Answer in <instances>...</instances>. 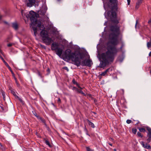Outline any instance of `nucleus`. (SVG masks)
I'll list each match as a JSON object with an SVG mask.
<instances>
[{"mask_svg":"<svg viewBox=\"0 0 151 151\" xmlns=\"http://www.w3.org/2000/svg\"><path fill=\"white\" fill-rule=\"evenodd\" d=\"M111 30L113 32L109 36V42L107 43V51L102 53L101 57L102 62L104 64L101 65L102 67L112 62L118 52L117 49L114 46H110V44L116 45L118 43V37L119 34V27L116 25L112 26L110 28Z\"/></svg>","mask_w":151,"mask_h":151,"instance_id":"nucleus-1","label":"nucleus"},{"mask_svg":"<svg viewBox=\"0 0 151 151\" xmlns=\"http://www.w3.org/2000/svg\"><path fill=\"white\" fill-rule=\"evenodd\" d=\"M21 13L22 16H25L27 18H29L32 23L31 25L34 32V35L36 36L38 31L36 27L40 28V30L42 31L40 33V35L42 37V39L48 36L47 32L45 30V28L43 25L41 24V22L37 20V15L34 11H30L28 14H26L24 11H22Z\"/></svg>","mask_w":151,"mask_h":151,"instance_id":"nucleus-2","label":"nucleus"},{"mask_svg":"<svg viewBox=\"0 0 151 151\" xmlns=\"http://www.w3.org/2000/svg\"><path fill=\"white\" fill-rule=\"evenodd\" d=\"M65 56L67 59L71 60L78 66L81 65L80 59H82L83 58V55L80 52L76 51L72 52L69 49L65 51Z\"/></svg>","mask_w":151,"mask_h":151,"instance_id":"nucleus-3","label":"nucleus"},{"mask_svg":"<svg viewBox=\"0 0 151 151\" xmlns=\"http://www.w3.org/2000/svg\"><path fill=\"white\" fill-rule=\"evenodd\" d=\"M116 0H110L108 4V7L111 9L109 11L107 14L111 19V22L114 24L117 25L119 23V20L117 18L116 13L113 10H117Z\"/></svg>","mask_w":151,"mask_h":151,"instance_id":"nucleus-4","label":"nucleus"},{"mask_svg":"<svg viewBox=\"0 0 151 151\" xmlns=\"http://www.w3.org/2000/svg\"><path fill=\"white\" fill-rule=\"evenodd\" d=\"M61 45V47L58 43L54 42L52 44L51 47V49L52 50H55L56 54L60 57L64 49V46L62 45Z\"/></svg>","mask_w":151,"mask_h":151,"instance_id":"nucleus-5","label":"nucleus"},{"mask_svg":"<svg viewBox=\"0 0 151 151\" xmlns=\"http://www.w3.org/2000/svg\"><path fill=\"white\" fill-rule=\"evenodd\" d=\"M82 65L91 67L93 64L92 61L90 59L84 60L82 62Z\"/></svg>","mask_w":151,"mask_h":151,"instance_id":"nucleus-6","label":"nucleus"},{"mask_svg":"<svg viewBox=\"0 0 151 151\" xmlns=\"http://www.w3.org/2000/svg\"><path fill=\"white\" fill-rule=\"evenodd\" d=\"M28 6L31 7L33 6L36 2L37 3V0H24Z\"/></svg>","mask_w":151,"mask_h":151,"instance_id":"nucleus-7","label":"nucleus"},{"mask_svg":"<svg viewBox=\"0 0 151 151\" xmlns=\"http://www.w3.org/2000/svg\"><path fill=\"white\" fill-rule=\"evenodd\" d=\"M43 42L47 45H49L53 41L51 38L49 37L48 36L42 39Z\"/></svg>","mask_w":151,"mask_h":151,"instance_id":"nucleus-8","label":"nucleus"},{"mask_svg":"<svg viewBox=\"0 0 151 151\" xmlns=\"http://www.w3.org/2000/svg\"><path fill=\"white\" fill-rule=\"evenodd\" d=\"M147 129L148 131L147 134V137L148 138L147 139V142L149 143L150 142L151 140V129L149 127H147Z\"/></svg>","mask_w":151,"mask_h":151,"instance_id":"nucleus-9","label":"nucleus"},{"mask_svg":"<svg viewBox=\"0 0 151 151\" xmlns=\"http://www.w3.org/2000/svg\"><path fill=\"white\" fill-rule=\"evenodd\" d=\"M140 143L142 146L144 148H146L148 149H150L151 147L150 145H149L147 144V143H145V142L143 141H141Z\"/></svg>","mask_w":151,"mask_h":151,"instance_id":"nucleus-10","label":"nucleus"},{"mask_svg":"<svg viewBox=\"0 0 151 151\" xmlns=\"http://www.w3.org/2000/svg\"><path fill=\"white\" fill-rule=\"evenodd\" d=\"M112 70V68H110L106 70L105 71L102 72L101 73V76H104L106 74L107 72L109 71H111Z\"/></svg>","mask_w":151,"mask_h":151,"instance_id":"nucleus-11","label":"nucleus"},{"mask_svg":"<svg viewBox=\"0 0 151 151\" xmlns=\"http://www.w3.org/2000/svg\"><path fill=\"white\" fill-rule=\"evenodd\" d=\"M143 0H138L135 6V9H137L139 7V5L142 3Z\"/></svg>","mask_w":151,"mask_h":151,"instance_id":"nucleus-12","label":"nucleus"},{"mask_svg":"<svg viewBox=\"0 0 151 151\" xmlns=\"http://www.w3.org/2000/svg\"><path fill=\"white\" fill-rule=\"evenodd\" d=\"M12 26L15 30H17L18 28V25L16 22L12 23Z\"/></svg>","mask_w":151,"mask_h":151,"instance_id":"nucleus-13","label":"nucleus"},{"mask_svg":"<svg viewBox=\"0 0 151 151\" xmlns=\"http://www.w3.org/2000/svg\"><path fill=\"white\" fill-rule=\"evenodd\" d=\"M78 87L80 89H76V90L77 92L82 94L83 95H85V93L83 92V91L81 90L82 88H81L79 86H78Z\"/></svg>","mask_w":151,"mask_h":151,"instance_id":"nucleus-14","label":"nucleus"},{"mask_svg":"<svg viewBox=\"0 0 151 151\" xmlns=\"http://www.w3.org/2000/svg\"><path fill=\"white\" fill-rule=\"evenodd\" d=\"M87 122L89 125L91 126L92 128H94L95 126L94 124L91 122L89 120H87Z\"/></svg>","mask_w":151,"mask_h":151,"instance_id":"nucleus-15","label":"nucleus"},{"mask_svg":"<svg viewBox=\"0 0 151 151\" xmlns=\"http://www.w3.org/2000/svg\"><path fill=\"white\" fill-rule=\"evenodd\" d=\"M0 149H1L3 150H6L5 148L0 143Z\"/></svg>","mask_w":151,"mask_h":151,"instance_id":"nucleus-16","label":"nucleus"},{"mask_svg":"<svg viewBox=\"0 0 151 151\" xmlns=\"http://www.w3.org/2000/svg\"><path fill=\"white\" fill-rule=\"evenodd\" d=\"M45 144L48 145L49 147H51V145L50 144L49 142L47 140H45Z\"/></svg>","mask_w":151,"mask_h":151,"instance_id":"nucleus-17","label":"nucleus"},{"mask_svg":"<svg viewBox=\"0 0 151 151\" xmlns=\"http://www.w3.org/2000/svg\"><path fill=\"white\" fill-rule=\"evenodd\" d=\"M139 130L140 132H145V130L144 128H139Z\"/></svg>","mask_w":151,"mask_h":151,"instance_id":"nucleus-18","label":"nucleus"},{"mask_svg":"<svg viewBox=\"0 0 151 151\" xmlns=\"http://www.w3.org/2000/svg\"><path fill=\"white\" fill-rule=\"evenodd\" d=\"M147 47L148 48L150 47L151 46V41L147 42Z\"/></svg>","mask_w":151,"mask_h":151,"instance_id":"nucleus-19","label":"nucleus"},{"mask_svg":"<svg viewBox=\"0 0 151 151\" xmlns=\"http://www.w3.org/2000/svg\"><path fill=\"white\" fill-rule=\"evenodd\" d=\"M86 149L87 151H94L93 150L91 149L89 147H86Z\"/></svg>","mask_w":151,"mask_h":151,"instance_id":"nucleus-20","label":"nucleus"},{"mask_svg":"<svg viewBox=\"0 0 151 151\" xmlns=\"http://www.w3.org/2000/svg\"><path fill=\"white\" fill-rule=\"evenodd\" d=\"M1 58L3 60V61L4 62V64L6 65V66L7 67L9 65H8V63L6 62H5V61L3 59V58L2 57H1Z\"/></svg>","mask_w":151,"mask_h":151,"instance_id":"nucleus-21","label":"nucleus"},{"mask_svg":"<svg viewBox=\"0 0 151 151\" xmlns=\"http://www.w3.org/2000/svg\"><path fill=\"white\" fill-rule=\"evenodd\" d=\"M132 131L133 133L135 134L137 132V130L136 129H132Z\"/></svg>","mask_w":151,"mask_h":151,"instance_id":"nucleus-22","label":"nucleus"},{"mask_svg":"<svg viewBox=\"0 0 151 151\" xmlns=\"http://www.w3.org/2000/svg\"><path fill=\"white\" fill-rule=\"evenodd\" d=\"M137 135L139 137H142V136L141 135L140 133L139 132H138L137 133Z\"/></svg>","mask_w":151,"mask_h":151,"instance_id":"nucleus-23","label":"nucleus"},{"mask_svg":"<svg viewBox=\"0 0 151 151\" xmlns=\"http://www.w3.org/2000/svg\"><path fill=\"white\" fill-rule=\"evenodd\" d=\"M72 82L73 83L75 84H76L78 86V85L77 83V82H76V81H75V79H74L73 80Z\"/></svg>","mask_w":151,"mask_h":151,"instance_id":"nucleus-24","label":"nucleus"},{"mask_svg":"<svg viewBox=\"0 0 151 151\" xmlns=\"http://www.w3.org/2000/svg\"><path fill=\"white\" fill-rule=\"evenodd\" d=\"M2 96L3 97V98L4 99V100H5V94L4 93V92H2Z\"/></svg>","mask_w":151,"mask_h":151,"instance_id":"nucleus-25","label":"nucleus"},{"mask_svg":"<svg viewBox=\"0 0 151 151\" xmlns=\"http://www.w3.org/2000/svg\"><path fill=\"white\" fill-rule=\"evenodd\" d=\"M11 92L12 93L14 96H15L16 97V94L15 93V92L13 91H11Z\"/></svg>","mask_w":151,"mask_h":151,"instance_id":"nucleus-26","label":"nucleus"},{"mask_svg":"<svg viewBox=\"0 0 151 151\" xmlns=\"http://www.w3.org/2000/svg\"><path fill=\"white\" fill-rule=\"evenodd\" d=\"M131 122H132V121L130 120H127L126 122L127 124H129L131 123Z\"/></svg>","mask_w":151,"mask_h":151,"instance_id":"nucleus-27","label":"nucleus"},{"mask_svg":"<svg viewBox=\"0 0 151 151\" xmlns=\"http://www.w3.org/2000/svg\"><path fill=\"white\" fill-rule=\"evenodd\" d=\"M16 97H17V98H18L19 100L21 102H22V99H21V98H19L18 96H16Z\"/></svg>","mask_w":151,"mask_h":151,"instance_id":"nucleus-28","label":"nucleus"},{"mask_svg":"<svg viewBox=\"0 0 151 151\" xmlns=\"http://www.w3.org/2000/svg\"><path fill=\"white\" fill-rule=\"evenodd\" d=\"M58 103H60L61 102V100L59 98H58Z\"/></svg>","mask_w":151,"mask_h":151,"instance_id":"nucleus-29","label":"nucleus"},{"mask_svg":"<svg viewBox=\"0 0 151 151\" xmlns=\"http://www.w3.org/2000/svg\"><path fill=\"white\" fill-rule=\"evenodd\" d=\"M63 68L66 70L68 71V70H69L66 67H63Z\"/></svg>","mask_w":151,"mask_h":151,"instance_id":"nucleus-30","label":"nucleus"},{"mask_svg":"<svg viewBox=\"0 0 151 151\" xmlns=\"http://www.w3.org/2000/svg\"><path fill=\"white\" fill-rule=\"evenodd\" d=\"M12 72V71L11 67L9 66V65L7 67Z\"/></svg>","mask_w":151,"mask_h":151,"instance_id":"nucleus-31","label":"nucleus"},{"mask_svg":"<svg viewBox=\"0 0 151 151\" xmlns=\"http://www.w3.org/2000/svg\"><path fill=\"white\" fill-rule=\"evenodd\" d=\"M127 3H128V5H129L130 3V0H127Z\"/></svg>","mask_w":151,"mask_h":151,"instance_id":"nucleus-32","label":"nucleus"},{"mask_svg":"<svg viewBox=\"0 0 151 151\" xmlns=\"http://www.w3.org/2000/svg\"><path fill=\"white\" fill-rule=\"evenodd\" d=\"M15 81H16V83L17 84V86H19V84L18 83L17 81V80H16V78H15Z\"/></svg>","mask_w":151,"mask_h":151,"instance_id":"nucleus-33","label":"nucleus"},{"mask_svg":"<svg viewBox=\"0 0 151 151\" xmlns=\"http://www.w3.org/2000/svg\"><path fill=\"white\" fill-rule=\"evenodd\" d=\"M148 23L149 24H151V19L148 21Z\"/></svg>","mask_w":151,"mask_h":151,"instance_id":"nucleus-34","label":"nucleus"},{"mask_svg":"<svg viewBox=\"0 0 151 151\" xmlns=\"http://www.w3.org/2000/svg\"><path fill=\"white\" fill-rule=\"evenodd\" d=\"M12 44L11 43L7 45V46L8 47H11L12 45Z\"/></svg>","mask_w":151,"mask_h":151,"instance_id":"nucleus-35","label":"nucleus"},{"mask_svg":"<svg viewBox=\"0 0 151 151\" xmlns=\"http://www.w3.org/2000/svg\"><path fill=\"white\" fill-rule=\"evenodd\" d=\"M137 22H138L137 20H136V25H135V27H136V25H137Z\"/></svg>","mask_w":151,"mask_h":151,"instance_id":"nucleus-36","label":"nucleus"},{"mask_svg":"<svg viewBox=\"0 0 151 151\" xmlns=\"http://www.w3.org/2000/svg\"><path fill=\"white\" fill-rule=\"evenodd\" d=\"M149 55L150 56H151V51L150 52L149 54Z\"/></svg>","mask_w":151,"mask_h":151,"instance_id":"nucleus-37","label":"nucleus"},{"mask_svg":"<svg viewBox=\"0 0 151 151\" xmlns=\"http://www.w3.org/2000/svg\"><path fill=\"white\" fill-rule=\"evenodd\" d=\"M114 151H116V149H114Z\"/></svg>","mask_w":151,"mask_h":151,"instance_id":"nucleus-38","label":"nucleus"},{"mask_svg":"<svg viewBox=\"0 0 151 151\" xmlns=\"http://www.w3.org/2000/svg\"><path fill=\"white\" fill-rule=\"evenodd\" d=\"M109 145H110L111 146L112 145L111 144H110V143H109Z\"/></svg>","mask_w":151,"mask_h":151,"instance_id":"nucleus-39","label":"nucleus"},{"mask_svg":"<svg viewBox=\"0 0 151 151\" xmlns=\"http://www.w3.org/2000/svg\"><path fill=\"white\" fill-rule=\"evenodd\" d=\"M73 88H74V89H77V88L75 87H73Z\"/></svg>","mask_w":151,"mask_h":151,"instance_id":"nucleus-40","label":"nucleus"},{"mask_svg":"<svg viewBox=\"0 0 151 151\" xmlns=\"http://www.w3.org/2000/svg\"><path fill=\"white\" fill-rule=\"evenodd\" d=\"M122 91L123 92H124V90H123V89H122Z\"/></svg>","mask_w":151,"mask_h":151,"instance_id":"nucleus-41","label":"nucleus"},{"mask_svg":"<svg viewBox=\"0 0 151 151\" xmlns=\"http://www.w3.org/2000/svg\"><path fill=\"white\" fill-rule=\"evenodd\" d=\"M1 17L0 16V19H1Z\"/></svg>","mask_w":151,"mask_h":151,"instance_id":"nucleus-42","label":"nucleus"},{"mask_svg":"<svg viewBox=\"0 0 151 151\" xmlns=\"http://www.w3.org/2000/svg\"><path fill=\"white\" fill-rule=\"evenodd\" d=\"M85 130H86V128H85Z\"/></svg>","mask_w":151,"mask_h":151,"instance_id":"nucleus-43","label":"nucleus"},{"mask_svg":"<svg viewBox=\"0 0 151 151\" xmlns=\"http://www.w3.org/2000/svg\"><path fill=\"white\" fill-rule=\"evenodd\" d=\"M150 73L151 74V70L150 71Z\"/></svg>","mask_w":151,"mask_h":151,"instance_id":"nucleus-44","label":"nucleus"},{"mask_svg":"<svg viewBox=\"0 0 151 151\" xmlns=\"http://www.w3.org/2000/svg\"><path fill=\"white\" fill-rule=\"evenodd\" d=\"M25 151H27V150H26Z\"/></svg>","mask_w":151,"mask_h":151,"instance_id":"nucleus-45","label":"nucleus"},{"mask_svg":"<svg viewBox=\"0 0 151 151\" xmlns=\"http://www.w3.org/2000/svg\"><path fill=\"white\" fill-rule=\"evenodd\" d=\"M1 52V50L0 49V52Z\"/></svg>","mask_w":151,"mask_h":151,"instance_id":"nucleus-46","label":"nucleus"},{"mask_svg":"<svg viewBox=\"0 0 151 151\" xmlns=\"http://www.w3.org/2000/svg\"><path fill=\"white\" fill-rule=\"evenodd\" d=\"M41 119V120H42V119Z\"/></svg>","mask_w":151,"mask_h":151,"instance_id":"nucleus-47","label":"nucleus"}]
</instances>
